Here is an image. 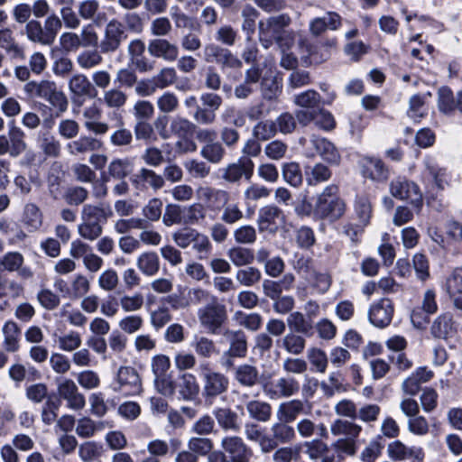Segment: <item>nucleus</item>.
<instances>
[{
	"label": "nucleus",
	"instance_id": "nucleus-52",
	"mask_svg": "<svg viewBox=\"0 0 462 462\" xmlns=\"http://www.w3.org/2000/svg\"><path fill=\"white\" fill-rule=\"evenodd\" d=\"M332 172L330 169L323 163H316L310 171H306V181L310 186L328 180Z\"/></svg>",
	"mask_w": 462,
	"mask_h": 462
},
{
	"label": "nucleus",
	"instance_id": "nucleus-50",
	"mask_svg": "<svg viewBox=\"0 0 462 462\" xmlns=\"http://www.w3.org/2000/svg\"><path fill=\"white\" fill-rule=\"evenodd\" d=\"M90 290V282L83 274H76L67 289L66 295L70 299H79L86 295Z\"/></svg>",
	"mask_w": 462,
	"mask_h": 462
},
{
	"label": "nucleus",
	"instance_id": "nucleus-17",
	"mask_svg": "<svg viewBox=\"0 0 462 462\" xmlns=\"http://www.w3.org/2000/svg\"><path fill=\"white\" fill-rule=\"evenodd\" d=\"M147 50L152 57L162 59L167 62L175 61L180 53L178 45L165 38L150 40Z\"/></svg>",
	"mask_w": 462,
	"mask_h": 462
},
{
	"label": "nucleus",
	"instance_id": "nucleus-53",
	"mask_svg": "<svg viewBox=\"0 0 462 462\" xmlns=\"http://www.w3.org/2000/svg\"><path fill=\"white\" fill-rule=\"evenodd\" d=\"M283 180L292 187H300L303 181L300 164L294 162H285L282 166Z\"/></svg>",
	"mask_w": 462,
	"mask_h": 462
},
{
	"label": "nucleus",
	"instance_id": "nucleus-24",
	"mask_svg": "<svg viewBox=\"0 0 462 462\" xmlns=\"http://www.w3.org/2000/svg\"><path fill=\"white\" fill-rule=\"evenodd\" d=\"M282 211L274 205H267L260 208L257 224L261 232L274 231L279 220L283 219Z\"/></svg>",
	"mask_w": 462,
	"mask_h": 462
},
{
	"label": "nucleus",
	"instance_id": "nucleus-21",
	"mask_svg": "<svg viewBox=\"0 0 462 462\" xmlns=\"http://www.w3.org/2000/svg\"><path fill=\"white\" fill-rule=\"evenodd\" d=\"M42 99L46 100L56 109L55 116L57 117L66 112L69 106V100L66 95L58 88L54 81H47Z\"/></svg>",
	"mask_w": 462,
	"mask_h": 462
},
{
	"label": "nucleus",
	"instance_id": "nucleus-47",
	"mask_svg": "<svg viewBox=\"0 0 462 462\" xmlns=\"http://www.w3.org/2000/svg\"><path fill=\"white\" fill-rule=\"evenodd\" d=\"M227 256L232 263L237 267L249 265L254 260L253 249L243 246L230 248L227 252Z\"/></svg>",
	"mask_w": 462,
	"mask_h": 462
},
{
	"label": "nucleus",
	"instance_id": "nucleus-14",
	"mask_svg": "<svg viewBox=\"0 0 462 462\" xmlns=\"http://www.w3.org/2000/svg\"><path fill=\"white\" fill-rule=\"evenodd\" d=\"M57 391L60 397L67 402V407L79 411L86 405L85 396L79 393L76 383L69 378H63L58 383Z\"/></svg>",
	"mask_w": 462,
	"mask_h": 462
},
{
	"label": "nucleus",
	"instance_id": "nucleus-4",
	"mask_svg": "<svg viewBox=\"0 0 462 462\" xmlns=\"http://www.w3.org/2000/svg\"><path fill=\"white\" fill-rule=\"evenodd\" d=\"M199 369L203 381L202 395L206 400H213L227 391L229 379L226 374L212 370L208 363L200 364Z\"/></svg>",
	"mask_w": 462,
	"mask_h": 462
},
{
	"label": "nucleus",
	"instance_id": "nucleus-36",
	"mask_svg": "<svg viewBox=\"0 0 462 462\" xmlns=\"http://www.w3.org/2000/svg\"><path fill=\"white\" fill-rule=\"evenodd\" d=\"M277 345L289 354L299 356L305 349L306 340L299 333L291 331L283 336L282 338L277 340Z\"/></svg>",
	"mask_w": 462,
	"mask_h": 462
},
{
	"label": "nucleus",
	"instance_id": "nucleus-48",
	"mask_svg": "<svg viewBox=\"0 0 462 462\" xmlns=\"http://www.w3.org/2000/svg\"><path fill=\"white\" fill-rule=\"evenodd\" d=\"M200 155L207 162L212 164H218L223 161L226 155V149L222 143L216 140L208 145H202Z\"/></svg>",
	"mask_w": 462,
	"mask_h": 462
},
{
	"label": "nucleus",
	"instance_id": "nucleus-32",
	"mask_svg": "<svg viewBox=\"0 0 462 462\" xmlns=\"http://www.w3.org/2000/svg\"><path fill=\"white\" fill-rule=\"evenodd\" d=\"M3 347L5 352L15 353L20 349L21 329L14 320H7L3 328Z\"/></svg>",
	"mask_w": 462,
	"mask_h": 462
},
{
	"label": "nucleus",
	"instance_id": "nucleus-20",
	"mask_svg": "<svg viewBox=\"0 0 462 462\" xmlns=\"http://www.w3.org/2000/svg\"><path fill=\"white\" fill-rule=\"evenodd\" d=\"M272 436H270L271 444H269L270 453L273 452L280 444L285 445L292 442L296 439V432L290 422L279 420L271 427Z\"/></svg>",
	"mask_w": 462,
	"mask_h": 462
},
{
	"label": "nucleus",
	"instance_id": "nucleus-2",
	"mask_svg": "<svg viewBox=\"0 0 462 462\" xmlns=\"http://www.w3.org/2000/svg\"><path fill=\"white\" fill-rule=\"evenodd\" d=\"M196 129L197 125L186 117L175 116L171 119L170 125L171 134L178 138L175 148L179 152L190 153L198 150V145L192 138Z\"/></svg>",
	"mask_w": 462,
	"mask_h": 462
},
{
	"label": "nucleus",
	"instance_id": "nucleus-58",
	"mask_svg": "<svg viewBox=\"0 0 462 462\" xmlns=\"http://www.w3.org/2000/svg\"><path fill=\"white\" fill-rule=\"evenodd\" d=\"M307 358L312 366V371L325 373L328 367V356L326 353L318 347H311L307 352Z\"/></svg>",
	"mask_w": 462,
	"mask_h": 462
},
{
	"label": "nucleus",
	"instance_id": "nucleus-34",
	"mask_svg": "<svg viewBox=\"0 0 462 462\" xmlns=\"http://www.w3.org/2000/svg\"><path fill=\"white\" fill-rule=\"evenodd\" d=\"M7 138L13 158L18 157L26 150L25 134L15 125L14 121H11L8 125Z\"/></svg>",
	"mask_w": 462,
	"mask_h": 462
},
{
	"label": "nucleus",
	"instance_id": "nucleus-41",
	"mask_svg": "<svg viewBox=\"0 0 462 462\" xmlns=\"http://www.w3.org/2000/svg\"><path fill=\"white\" fill-rule=\"evenodd\" d=\"M287 324L292 332L305 336L312 335L313 322L301 312L295 311L291 313L287 318Z\"/></svg>",
	"mask_w": 462,
	"mask_h": 462
},
{
	"label": "nucleus",
	"instance_id": "nucleus-49",
	"mask_svg": "<svg viewBox=\"0 0 462 462\" xmlns=\"http://www.w3.org/2000/svg\"><path fill=\"white\" fill-rule=\"evenodd\" d=\"M128 96L123 90L113 88L104 91L102 102L110 109H120L127 102Z\"/></svg>",
	"mask_w": 462,
	"mask_h": 462
},
{
	"label": "nucleus",
	"instance_id": "nucleus-9",
	"mask_svg": "<svg viewBox=\"0 0 462 462\" xmlns=\"http://www.w3.org/2000/svg\"><path fill=\"white\" fill-rule=\"evenodd\" d=\"M116 392L125 395H137L143 392L141 377L135 368L121 366L116 374Z\"/></svg>",
	"mask_w": 462,
	"mask_h": 462
},
{
	"label": "nucleus",
	"instance_id": "nucleus-55",
	"mask_svg": "<svg viewBox=\"0 0 462 462\" xmlns=\"http://www.w3.org/2000/svg\"><path fill=\"white\" fill-rule=\"evenodd\" d=\"M277 134L276 124L273 120L259 121L252 131L253 136L261 141L265 142L275 136Z\"/></svg>",
	"mask_w": 462,
	"mask_h": 462
},
{
	"label": "nucleus",
	"instance_id": "nucleus-45",
	"mask_svg": "<svg viewBox=\"0 0 462 462\" xmlns=\"http://www.w3.org/2000/svg\"><path fill=\"white\" fill-rule=\"evenodd\" d=\"M40 147L46 156L57 158L60 154V141L50 132L42 131L39 134Z\"/></svg>",
	"mask_w": 462,
	"mask_h": 462
},
{
	"label": "nucleus",
	"instance_id": "nucleus-64",
	"mask_svg": "<svg viewBox=\"0 0 462 462\" xmlns=\"http://www.w3.org/2000/svg\"><path fill=\"white\" fill-rule=\"evenodd\" d=\"M321 102L320 95L313 90L309 89L294 97V103L298 106L316 110Z\"/></svg>",
	"mask_w": 462,
	"mask_h": 462
},
{
	"label": "nucleus",
	"instance_id": "nucleus-62",
	"mask_svg": "<svg viewBox=\"0 0 462 462\" xmlns=\"http://www.w3.org/2000/svg\"><path fill=\"white\" fill-rule=\"evenodd\" d=\"M183 166L187 172L194 179H204L210 173L211 168L206 162L189 159L184 162Z\"/></svg>",
	"mask_w": 462,
	"mask_h": 462
},
{
	"label": "nucleus",
	"instance_id": "nucleus-43",
	"mask_svg": "<svg viewBox=\"0 0 462 462\" xmlns=\"http://www.w3.org/2000/svg\"><path fill=\"white\" fill-rule=\"evenodd\" d=\"M330 430L334 436L345 435L346 439L356 440L362 431V427L353 421L338 419L332 423Z\"/></svg>",
	"mask_w": 462,
	"mask_h": 462
},
{
	"label": "nucleus",
	"instance_id": "nucleus-33",
	"mask_svg": "<svg viewBox=\"0 0 462 462\" xmlns=\"http://www.w3.org/2000/svg\"><path fill=\"white\" fill-rule=\"evenodd\" d=\"M340 25V15L335 12H328L327 16L313 19L310 23V31L314 36H319L327 29L337 30Z\"/></svg>",
	"mask_w": 462,
	"mask_h": 462
},
{
	"label": "nucleus",
	"instance_id": "nucleus-6",
	"mask_svg": "<svg viewBox=\"0 0 462 462\" xmlns=\"http://www.w3.org/2000/svg\"><path fill=\"white\" fill-rule=\"evenodd\" d=\"M389 189L393 197L400 200H409L416 212H420L423 205L422 194L414 181L397 177L390 182Z\"/></svg>",
	"mask_w": 462,
	"mask_h": 462
},
{
	"label": "nucleus",
	"instance_id": "nucleus-44",
	"mask_svg": "<svg viewBox=\"0 0 462 462\" xmlns=\"http://www.w3.org/2000/svg\"><path fill=\"white\" fill-rule=\"evenodd\" d=\"M191 346L199 356L205 359H209L218 354L215 342L205 336H196Z\"/></svg>",
	"mask_w": 462,
	"mask_h": 462
},
{
	"label": "nucleus",
	"instance_id": "nucleus-38",
	"mask_svg": "<svg viewBox=\"0 0 462 462\" xmlns=\"http://www.w3.org/2000/svg\"><path fill=\"white\" fill-rule=\"evenodd\" d=\"M137 268L146 276H154L160 270V258L155 252H144L136 260Z\"/></svg>",
	"mask_w": 462,
	"mask_h": 462
},
{
	"label": "nucleus",
	"instance_id": "nucleus-18",
	"mask_svg": "<svg viewBox=\"0 0 462 462\" xmlns=\"http://www.w3.org/2000/svg\"><path fill=\"white\" fill-rule=\"evenodd\" d=\"M103 147L104 143L92 135H81L66 144L68 153L74 157H84L88 153L100 151Z\"/></svg>",
	"mask_w": 462,
	"mask_h": 462
},
{
	"label": "nucleus",
	"instance_id": "nucleus-37",
	"mask_svg": "<svg viewBox=\"0 0 462 462\" xmlns=\"http://www.w3.org/2000/svg\"><path fill=\"white\" fill-rule=\"evenodd\" d=\"M214 416L218 425L225 430L237 432L240 430L239 418L236 412L229 408H217L214 411Z\"/></svg>",
	"mask_w": 462,
	"mask_h": 462
},
{
	"label": "nucleus",
	"instance_id": "nucleus-39",
	"mask_svg": "<svg viewBox=\"0 0 462 462\" xmlns=\"http://www.w3.org/2000/svg\"><path fill=\"white\" fill-rule=\"evenodd\" d=\"M245 408L249 417L256 421L267 422L271 420L272 406L266 402L252 400L246 402Z\"/></svg>",
	"mask_w": 462,
	"mask_h": 462
},
{
	"label": "nucleus",
	"instance_id": "nucleus-12",
	"mask_svg": "<svg viewBox=\"0 0 462 462\" xmlns=\"http://www.w3.org/2000/svg\"><path fill=\"white\" fill-rule=\"evenodd\" d=\"M254 170L252 159L240 157L236 162L229 163L223 170L222 179L228 183H237L244 177L250 180Z\"/></svg>",
	"mask_w": 462,
	"mask_h": 462
},
{
	"label": "nucleus",
	"instance_id": "nucleus-59",
	"mask_svg": "<svg viewBox=\"0 0 462 462\" xmlns=\"http://www.w3.org/2000/svg\"><path fill=\"white\" fill-rule=\"evenodd\" d=\"M320 389L327 397H332L337 392L345 391L342 374L339 372L330 373L328 382L320 383Z\"/></svg>",
	"mask_w": 462,
	"mask_h": 462
},
{
	"label": "nucleus",
	"instance_id": "nucleus-60",
	"mask_svg": "<svg viewBox=\"0 0 462 462\" xmlns=\"http://www.w3.org/2000/svg\"><path fill=\"white\" fill-rule=\"evenodd\" d=\"M262 273L259 269L248 266L239 269L236 273V280L243 286L252 287L261 281Z\"/></svg>",
	"mask_w": 462,
	"mask_h": 462
},
{
	"label": "nucleus",
	"instance_id": "nucleus-29",
	"mask_svg": "<svg viewBox=\"0 0 462 462\" xmlns=\"http://www.w3.org/2000/svg\"><path fill=\"white\" fill-rule=\"evenodd\" d=\"M101 115V110L95 106L87 107L83 111L84 126L95 135H104L109 130L107 123L99 121Z\"/></svg>",
	"mask_w": 462,
	"mask_h": 462
},
{
	"label": "nucleus",
	"instance_id": "nucleus-3",
	"mask_svg": "<svg viewBox=\"0 0 462 462\" xmlns=\"http://www.w3.org/2000/svg\"><path fill=\"white\" fill-rule=\"evenodd\" d=\"M198 318L200 325L211 334L221 333L220 328L227 319L226 309L219 303L217 297L198 310Z\"/></svg>",
	"mask_w": 462,
	"mask_h": 462
},
{
	"label": "nucleus",
	"instance_id": "nucleus-26",
	"mask_svg": "<svg viewBox=\"0 0 462 462\" xmlns=\"http://www.w3.org/2000/svg\"><path fill=\"white\" fill-rule=\"evenodd\" d=\"M113 217V210L108 204L99 203L85 204L81 209V220L92 223H106L108 218Z\"/></svg>",
	"mask_w": 462,
	"mask_h": 462
},
{
	"label": "nucleus",
	"instance_id": "nucleus-63",
	"mask_svg": "<svg viewBox=\"0 0 462 462\" xmlns=\"http://www.w3.org/2000/svg\"><path fill=\"white\" fill-rule=\"evenodd\" d=\"M110 143L116 147H128L131 146L134 136L132 131L124 126V123L120 122V126L115 130L110 137Z\"/></svg>",
	"mask_w": 462,
	"mask_h": 462
},
{
	"label": "nucleus",
	"instance_id": "nucleus-54",
	"mask_svg": "<svg viewBox=\"0 0 462 462\" xmlns=\"http://www.w3.org/2000/svg\"><path fill=\"white\" fill-rule=\"evenodd\" d=\"M102 54L100 50H86L77 56L76 61L81 69H91L103 62Z\"/></svg>",
	"mask_w": 462,
	"mask_h": 462
},
{
	"label": "nucleus",
	"instance_id": "nucleus-11",
	"mask_svg": "<svg viewBox=\"0 0 462 462\" xmlns=\"http://www.w3.org/2000/svg\"><path fill=\"white\" fill-rule=\"evenodd\" d=\"M393 313V301L388 298H383L370 306L368 319L374 327L384 328L391 324Z\"/></svg>",
	"mask_w": 462,
	"mask_h": 462
},
{
	"label": "nucleus",
	"instance_id": "nucleus-51",
	"mask_svg": "<svg viewBox=\"0 0 462 462\" xmlns=\"http://www.w3.org/2000/svg\"><path fill=\"white\" fill-rule=\"evenodd\" d=\"M0 47L13 53L14 57L24 58L23 49L16 43L14 33L9 28L0 30Z\"/></svg>",
	"mask_w": 462,
	"mask_h": 462
},
{
	"label": "nucleus",
	"instance_id": "nucleus-61",
	"mask_svg": "<svg viewBox=\"0 0 462 462\" xmlns=\"http://www.w3.org/2000/svg\"><path fill=\"white\" fill-rule=\"evenodd\" d=\"M24 263L23 255L16 251L7 252L0 258V269L9 273H14L21 269Z\"/></svg>",
	"mask_w": 462,
	"mask_h": 462
},
{
	"label": "nucleus",
	"instance_id": "nucleus-57",
	"mask_svg": "<svg viewBox=\"0 0 462 462\" xmlns=\"http://www.w3.org/2000/svg\"><path fill=\"white\" fill-rule=\"evenodd\" d=\"M457 97L448 87H442L438 91V106L440 112L451 114L456 110Z\"/></svg>",
	"mask_w": 462,
	"mask_h": 462
},
{
	"label": "nucleus",
	"instance_id": "nucleus-5",
	"mask_svg": "<svg viewBox=\"0 0 462 462\" xmlns=\"http://www.w3.org/2000/svg\"><path fill=\"white\" fill-rule=\"evenodd\" d=\"M127 38L128 33L124 23L116 18H113L106 23L104 28L98 49L104 54L114 53L120 49Z\"/></svg>",
	"mask_w": 462,
	"mask_h": 462
},
{
	"label": "nucleus",
	"instance_id": "nucleus-23",
	"mask_svg": "<svg viewBox=\"0 0 462 462\" xmlns=\"http://www.w3.org/2000/svg\"><path fill=\"white\" fill-rule=\"evenodd\" d=\"M132 184L136 189L143 190L151 187L154 190H158L164 186V179L162 175L157 174L154 171L142 168L131 180Z\"/></svg>",
	"mask_w": 462,
	"mask_h": 462
},
{
	"label": "nucleus",
	"instance_id": "nucleus-56",
	"mask_svg": "<svg viewBox=\"0 0 462 462\" xmlns=\"http://www.w3.org/2000/svg\"><path fill=\"white\" fill-rule=\"evenodd\" d=\"M300 446H282L276 448L272 456L273 462H292L300 457Z\"/></svg>",
	"mask_w": 462,
	"mask_h": 462
},
{
	"label": "nucleus",
	"instance_id": "nucleus-1",
	"mask_svg": "<svg viewBox=\"0 0 462 462\" xmlns=\"http://www.w3.org/2000/svg\"><path fill=\"white\" fill-rule=\"evenodd\" d=\"M27 38L35 43L51 46L61 30V20L56 14L48 15L43 23L32 19L25 25Z\"/></svg>",
	"mask_w": 462,
	"mask_h": 462
},
{
	"label": "nucleus",
	"instance_id": "nucleus-16",
	"mask_svg": "<svg viewBox=\"0 0 462 462\" xmlns=\"http://www.w3.org/2000/svg\"><path fill=\"white\" fill-rule=\"evenodd\" d=\"M346 209L345 201L340 198H330L317 201L314 213L321 219H328L331 222L341 218Z\"/></svg>",
	"mask_w": 462,
	"mask_h": 462
},
{
	"label": "nucleus",
	"instance_id": "nucleus-46",
	"mask_svg": "<svg viewBox=\"0 0 462 462\" xmlns=\"http://www.w3.org/2000/svg\"><path fill=\"white\" fill-rule=\"evenodd\" d=\"M63 173L59 166H53L47 175V189L49 195L55 200L62 195L61 183Z\"/></svg>",
	"mask_w": 462,
	"mask_h": 462
},
{
	"label": "nucleus",
	"instance_id": "nucleus-8",
	"mask_svg": "<svg viewBox=\"0 0 462 462\" xmlns=\"http://www.w3.org/2000/svg\"><path fill=\"white\" fill-rule=\"evenodd\" d=\"M304 153L309 158L319 155L327 162L335 165L339 164L341 159L334 143L324 137L315 135L306 143Z\"/></svg>",
	"mask_w": 462,
	"mask_h": 462
},
{
	"label": "nucleus",
	"instance_id": "nucleus-25",
	"mask_svg": "<svg viewBox=\"0 0 462 462\" xmlns=\"http://www.w3.org/2000/svg\"><path fill=\"white\" fill-rule=\"evenodd\" d=\"M78 13L80 18L92 21L97 26L107 20L106 14L101 11L98 0H83L78 5Z\"/></svg>",
	"mask_w": 462,
	"mask_h": 462
},
{
	"label": "nucleus",
	"instance_id": "nucleus-35",
	"mask_svg": "<svg viewBox=\"0 0 462 462\" xmlns=\"http://www.w3.org/2000/svg\"><path fill=\"white\" fill-rule=\"evenodd\" d=\"M430 332L434 337L448 338L456 333L453 318L449 313L439 315L432 323Z\"/></svg>",
	"mask_w": 462,
	"mask_h": 462
},
{
	"label": "nucleus",
	"instance_id": "nucleus-40",
	"mask_svg": "<svg viewBox=\"0 0 462 462\" xmlns=\"http://www.w3.org/2000/svg\"><path fill=\"white\" fill-rule=\"evenodd\" d=\"M42 218V213L35 203L25 204L23 211V223L30 232L41 228Z\"/></svg>",
	"mask_w": 462,
	"mask_h": 462
},
{
	"label": "nucleus",
	"instance_id": "nucleus-22",
	"mask_svg": "<svg viewBox=\"0 0 462 462\" xmlns=\"http://www.w3.org/2000/svg\"><path fill=\"white\" fill-rule=\"evenodd\" d=\"M234 380L245 388H254L260 382L259 369L251 364L244 363L237 365L233 373Z\"/></svg>",
	"mask_w": 462,
	"mask_h": 462
},
{
	"label": "nucleus",
	"instance_id": "nucleus-28",
	"mask_svg": "<svg viewBox=\"0 0 462 462\" xmlns=\"http://www.w3.org/2000/svg\"><path fill=\"white\" fill-rule=\"evenodd\" d=\"M306 405L300 399H293L282 402L277 409L276 416L278 420L293 422L300 415L307 414Z\"/></svg>",
	"mask_w": 462,
	"mask_h": 462
},
{
	"label": "nucleus",
	"instance_id": "nucleus-27",
	"mask_svg": "<svg viewBox=\"0 0 462 462\" xmlns=\"http://www.w3.org/2000/svg\"><path fill=\"white\" fill-rule=\"evenodd\" d=\"M295 282V276L292 273H286L279 281L264 280L263 282V294L272 300L282 296L283 291H290Z\"/></svg>",
	"mask_w": 462,
	"mask_h": 462
},
{
	"label": "nucleus",
	"instance_id": "nucleus-7",
	"mask_svg": "<svg viewBox=\"0 0 462 462\" xmlns=\"http://www.w3.org/2000/svg\"><path fill=\"white\" fill-rule=\"evenodd\" d=\"M291 23V17L286 14L270 16L258 23L259 40L264 48L273 44V40L281 36Z\"/></svg>",
	"mask_w": 462,
	"mask_h": 462
},
{
	"label": "nucleus",
	"instance_id": "nucleus-30",
	"mask_svg": "<svg viewBox=\"0 0 462 462\" xmlns=\"http://www.w3.org/2000/svg\"><path fill=\"white\" fill-rule=\"evenodd\" d=\"M244 429L247 440L257 443L263 454L270 453L269 444L272 440L263 428L255 422L248 421L245 424Z\"/></svg>",
	"mask_w": 462,
	"mask_h": 462
},
{
	"label": "nucleus",
	"instance_id": "nucleus-10",
	"mask_svg": "<svg viewBox=\"0 0 462 462\" xmlns=\"http://www.w3.org/2000/svg\"><path fill=\"white\" fill-rule=\"evenodd\" d=\"M300 388V383L291 376H282L263 385V393L271 400L290 398L297 394Z\"/></svg>",
	"mask_w": 462,
	"mask_h": 462
},
{
	"label": "nucleus",
	"instance_id": "nucleus-15",
	"mask_svg": "<svg viewBox=\"0 0 462 462\" xmlns=\"http://www.w3.org/2000/svg\"><path fill=\"white\" fill-rule=\"evenodd\" d=\"M220 334L223 341L228 346L226 352L235 355L237 358H245L247 356L248 341L245 331L225 328Z\"/></svg>",
	"mask_w": 462,
	"mask_h": 462
},
{
	"label": "nucleus",
	"instance_id": "nucleus-42",
	"mask_svg": "<svg viewBox=\"0 0 462 462\" xmlns=\"http://www.w3.org/2000/svg\"><path fill=\"white\" fill-rule=\"evenodd\" d=\"M176 390L180 399L190 401L198 395L199 387L194 375L185 374L181 376L179 384H176Z\"/></svg>",
	"mask_w": 462,
	"mask_h": 462
},
{
	"label": "nucleus",
	"instance_id": "nucleus-31",
	"mask_svg": "<svg viewBox=\"0 0 462 462\" xmlns=\"http://www.w3.org/2000/svg\"><path fill=\"white\" fill-rule=\"evenodd\" d=\"M70 93L77 97H95L97 90L88 78L82 73L74 74L68 83Z\"/></svg>",
	"mask_w": 462,
	"mask_h": 462
},
{
	"label": "nucleus",
	"instance_id": "nucleus-19",
	"mask_svg": "<svg viewBox=\"0 0 462 462\" xmlns=\"http://www.w3.org/2000/svg\"><path fill=\"white\" fill-rule=\"evenodd\" d=\"M361 172L365 178L383 182L389 178V169L384 162L374 157H364L361 161Z\"/></svg>",
	"mask_w": 462,
	"mask_h": 462
},
{
	"label": "nucleus",
	"instance_id": "nucleus-13",
	"mask_svg": "<svg viewBox=\"0 0 462 462\" xmlns=\"http://www.w3.org/2000/svg\"><path fill=\"white\" fill-rule=\"evenodd\" d=\"M221 447L230 456L231 462H251L253 450L238 436H226L221 440Z\"/></svg>",
	"mask_w": 462,
	"mask_h": 462
}]
</instances>
